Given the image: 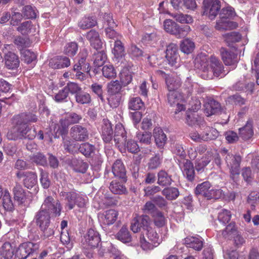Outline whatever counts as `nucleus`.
<instances>
[{
    "label": "nucleus",
    "mask_w": 259,
    "mask_h": 259,
    "mask_svg": "<svg viewBox=\"0 0 259 259\" xmlns=\"http://www.w3.org/2000/svg\"><path fill=\"white\" fill-rule=\"evenodd\" d=\"M37 118L32 113H22L14 116L13 123L14 125L8 132L7 137L9 140L33 139L36 135L34 129L32 130L27 125L28 122H35Z\"/></svg>",
    "instance_id": "f257e3e1"
},
{
    "label": "nucleus",
    "mask_w": 259,
    "mask_h": 259,
    "mask_svg": "<svg viewBox=\"0 0 259 259\" xmlns=\"http://www.w3.org/2000/svg\"><path fill=\"white\" fill-rule=\"evenodd\" d=\"M195 66L202 70L201 77L205 79H211L213 76L221 77L225 76L226 73L223 65L215 57L211 56L209 58L204 54L197 56L195 60Z\"/></svg>",
    "instance_id": "f03ea898"
},
{
    "label": "nucleus",
    "mask_w": 259,
    "mask_h": 259,
    "mask_svg": "<svg viewBox=\"0 0 259 259\" xmlns=\"http://www.w3.org/2000/svg\"><path fill=\"white\" fill-rule=\"evenodd\" d=\"M34 220L42 232V237L44 239L48 238L54 235V229L51 227L50 213L48 211L39 209L36 213Z\"/></svg>",
    "instance_id": "7ed1b4c3"
},
{
    "label": "nucleus",
    "mask_w": 259,
    "mask_h": 259,
    "mask_svg": "<svg viewBox=\"0 0 259 259\" xmlns=\"http://www.w3.org/2000/svg\"><path fill=\"white\" fill-rule=\"evenodd\" d=\"M195 194L197 196L203 197L207 200L220 199L224 195L222 190L214 189L209 181L198 184L195 189Z\"/></svg>",
    "instance_id": "20e7f679"
},
{
    "label": "nucleus",
    "mask_w": 259,
    "mask_h": 259,
    "mask_svg": "<svg viewBox=\"0 0 259 259\" xmlns=\"http://www.w3.org/2000/svg\"><path fill=\"white\" fill-rule=\"evenodd\" d=\"M60 195L65 197L67 201L66 206L69 210L72 209L75 205L79 208H84L88 202V198L86 195L73 191L69 192L61 191Z\"/></svg>",
    "instance_id": "39448f33"
},
{
    "label": "nucleus",
    "mask_w": 259,
    "mask_h": 259,
    "mask_svg": "<svg viewBox=\"0 0 259 259\" xmlns=\"http://www.w3.org/2000/svg\"><path fill=\"white\" fill-rule=\"evenodd\" d=\"M161 240L158 234L153 227L146 232V237L143 235L140 237V246L143 250L148 251L158 246Z\"/></svg>",
    "instance_id": "423d86ee"
},
{
    "label": "nucleus",
    "mask_w": 259,
    "mask_h": 259,
    "mask_svg": "<svg viewBox=\"0 0 259 259\" xmlns=\"http://www.w3.org/2000/svg\"><path fill=\"white\" fill-rule=\"evenodd\" d=\"M163 26L164 30L178 38L186 36L190 32L191 29L188 25L180 27L177 23L170 19L164 21Z\"/></svg>",
    "instance_id": "0eeeda50"
},
{
    "label": "nucleus",
    "mask_w": 259,
    "mask_h": 259,
    "mask_svg": "<svg viewBox=\"0 0 259 259\" xmlns=\"http://www.w3.org/2000/svg\"><path fill=\"white\" fill-rule=\"evenodd\" d=\"M82 119V116L74 112L68 113L62 117L59 121L60 126L58 132L60 135H66L69 124L78 123Z\"/></svg>",
    "instance_id": "6e6552de"
},
{
    "label": "nucleus",
    "mask_w": 259,
    "mask_h": 259,
    "mask_svg": "<svg viewBox=\"0 0 259 259\" xmlns=\"http://www.w3.org/2000/svg\"><path fill=\"white\" fill-rule=\"evenodd\" d=\"M152 223L150 217L147 215H138L132 221L131 229L134 233L140 232L142 230L146 232L152 227Z\"/></svg>",
    "instance_id": "1a4fd4ad"
},
{
    "label": "nucleus",
    "mask_w": 259,
    "mask_h": 259,
    "mask_svg": "<svg viewBox=\"0 0 259 259\" xmlns=\"http://www.w3.org/2000/svg\"><path fill=\"white\" fill-rule=\"evenodd\" d=\"M40 209L47 211L56 217L60 215L62 206L58 200H55L53 197L49 196L45 199Z\"/></svg>",
    "instance_id": "9d476101"
},
{
    "label": "nucleus",
    "mask_w": 259,
    "mask_h": 259,
    "mask_svg": "<svg viewBox=\"0 0 259 259\" xmlns=\"http://www.w3.org/2000/svg\"><path fill=\"white\" fill-rule=\"evenodd\" d=\"M167 102L170 106L177 105L175 113L177 114L186 109L185 102L182 95L177 91H169L167 95Z\"/></svg>",
    "instance_id": "9b49d317"
},
{
    "label": "nucleus",
    "mask_w": 259,
    "mask_h": 259,
    "mask_svg": "<svg viewBox=\"0 0 259 259\" xmlns=\"http://www.w3.org/2000/svg\"><path fill=\"white\" fill-rule=\"evenodd\" d=\"M39 244L31 242H24L18 247L16 255L18 259H25L31 254L36 252L39 249Z\"/></svg>",
    "instance_id": "f8f14e48"
},
{
    "label": "nucleus",
    "mask_w": 259,
    "mask_h": 259,
    "mask_svg": "<svg viewBox=\"0 0 259 259\" xmlns=\"http://www.w3.org/2000/svg\"><path fill=\"white\" fill-rule=\"evenodd\" d=\"M101 241L99 233L93 229H90L82 240L83 247L91 249L97 247Z\"/></svg>",
    "instance_id": "ddd939ff"
},
{
    "label": "nucleus",
    "mask_w": 259,
    "mask_h": 259,
    "mask_svg": "<svg viewBox=\"0 0 259 259\" xmlns=\"http://www.w3.org/2000/svg\"><path fill=\"white\" fill-rule=\"evenodd\" d=\"M223 153L226 154L225 161L227 166L230 169L231 174L232 175H238L240 170V164L241 161V157L239 155L228 153L227 150L224 149Z\"/></svg>",
    "instance_id": "4468645a"
},
{
    "label": "nucleus",
    "mask_w": 259,
    "mask_h": 259,
    "mask_svg": "<svg viewBox=\"0 0 259 259\" xmlns=\"http://www.w3.org/2000/svg\"><path fill=\"white\" fill-rule=\"evenodd\" d=\"M165 53L168 64L175 68L179 67L180 65V58L176 44L171 43L167 46Z\"/></svg>",
    "instance_id": "2eb2a0df"
},
{
    "label": "nucleus",
    "mask_w": 259,
    "mask_h": 259,
    "mask_svg": "<svg viewBox=\"0 0 259 259\" xmlns=\"http://www.w3.org/2000/svg\"><path fill=\"white\" fill-rule=\"evenodd\" d=\"M89 133L87 128L82 125H75L70 129V137L75 141H85L89 139Z\"/></svg>",
    "instance_id": "dca6fc26"
},
{
    "label": "nucleus",
    "mask_w": 259,
    "mask_h": 259,
    "mask_svg": "<svg viewBox=\"0 0 259 259\" xmlns=\"http://www.w3.org/2000/svg\"><path fill=\"white\" fill-rule=\"evenodd\" d=\"M122 89V85L118 80L111 81L107 85V92L110 95L108 98L109 103L114 107H116L119 103V97L116 96L115 102H112L114 96L119 95Z\"/></svg>",
    "instance_id": "f3484780"
},
{
    "label": "nucleus",
    "mask_w": 259,
    "mask_h": 259,
    "mask_svg": "<svg viewBox=\"0 0 259 259\" xmlns=\"http://www.w3.org/2000/svg\"><path fill=\"white\" fill-rule=\"evenodd\" d=\"M179 164L183 176L190 182L194 181L195 170L193 163L188 159L179 160Z\"/></svg>",
    "instance_id": "a211bd4d"
},
{
    "label": "nucleus",
    "mask_w": 259,
    "mask_h": 259,
    "mask_svg": "<svg viewBox=\"0 0 259 259\" xmlns=\"http://www.w3.org/2000/svg\"><path fill=\"white\" fill-rule=\"evenodd\" d=\"M16 176L19 180L23 179L24 185L28 189L32 188L37 184V176L34 172L19 171Z\"/></svg>",
    "instance_id": "6ab92c4d"
},
{
    "label": "nucleus",
    "mask_w": 259,
    "mask_h": 259,
    "mask_svg": "<svg viewBox=\"0 0 259 259\" xmlns=\"http://www.w3.org/2000/svg\"><path fill=\"white\" fill-rule=\"evenodd\" d=\"M221 9V2L219 0H214L211 3L203 5V15L208 16L209 18L213 20L218 15Z\"/></svg>",
    "instance_id": "aec40b11"
},
{
    "label": "nucleus",
    "mask_w": 259,
    "mask_h": 259,
    "mask_svg": "<svg viewBox=\"0 0 259 259\" xmlns=\"http://www.w3.org/2000/svg\"><path fill=\"white\" fill-rule=\"evenodd\" d=\"M4 61L6 67L10 70L16 69L20 65L19 57L12 52H5Z\"/></svg>",
    "instance_id": "412c9836"
},
{
    "label": "nucleus",
    "mask_w": 259,
    "mask_h": 259,
    "mask_svg": "<svg viewBox=\"0 0 259 259\" xmlns=\"http://www.w3.org/2000/svg\"><path fill=\"white\" fill-rule=\"evenodd\" d=\"M113 129L112 124L107 119H104L102 121L101 127V135L103 141L105 143H109L113 138Z\"/></svg>",
    "instance_id": "4be33fe9"
},
{
    "label": "nucleus",
    "mask_w": 259,
    "mask_h": 259,
    "mask_svg": "<svg viewBox=\"0 0 259 259\" xmlns=\"http://www.w3.org/2000/svg\"><path fill=\"white\" fill-rule=\"evenodd\" d=\"M220 52L222 59L225 64L232 66V69L235 68L237 62V55L233 52L228 51L224 48L221 49Z\"/></svg>",
    "instance_id": "5701e85b"
},
{
    "label": "nucleus",
    "mask_w": 259,
    "mask_h": 259,
    "mask_svg": "<svg viewBox=\"0 0 259 259\" xmlns=\"http://www.w3.org/2000/svg\"><path fill=\"white\" fill-rule=\"evenodd\" d=\"M87 39L90 41L91 46L96 50L102 48L103 42L101 39L98 32L95 30H91L86 34Z\"/></svg>",
    "instance_id": "b1692460"
},
{
    "label": "nucleus",
    "mask_w": 259,
    "mask_h": 259,
    "mask_svg": "<svg viewBox=\"0 0 259 259\" xmlns=\"http://www.w3.org/2000/svg\"><path fill=\"white\" fill-rule=\"evenodd\" d=\"M70 64V60L66 57L57 56L51 59L49 66L53 69H60L68 67Z\"/></svg>",
    "instance_id": "393cba45"
},
{
    "label": "nucleus",
    "mask_w": 259,
    "mask_h": 259,
    "mask_svg": "<svg viewBox=\"0 0 259 259\" xmlns=\"http://www.w3.org/2000/svg\"><path fill=\"white\" fill-rule=\"evenodd\" d=\"M63 139V147L65 150L70 153H74L78 151L80 144L70 137H66V135H61Z\"/></svg>",
    "instance_id": "a878e982"
},
{
    "label": "nucleus",
    "mask_w": 259,
    "mask_h": 259,
    "mask_svg": "<svg viewBox=\"0 0 259 259\" xmlns=\"http://www.w3.org/2000/svg\"><path fill=\"white\" fill-rule=\"evenodd\" d=\"M114 140L119 146L125 145L126 142V133L121 124H117L115 126Z\"/></svg>",
    "instance_id": "bb28decb"
},
{
    "label": "nucleus",
    "mask_w": 259,
    "mask_h": 259,
    "mask_svg": "<svg viewBox=\"0 0 259 259\" xmlns=\"http://www.w3.org/2000/svg\"><path fill=\"white\" fill-rule=\"evenodd\" d=\"M112 171L115 177L125 181L126 179V170L122 162L116 160L112 165Z\"/></svg>",
    "instance_id": "cd10ccee"
},
{
    "label": "nucleus",
    "mask_w": 259,
    "mask_h": 259,
    "mask_svg": "<svg viewBox=\"0 0 259 259\" xmlns=\"http://www.w3.org/2000/svg\"><path fill=\"white\" fill-rule=\"evenodd\" d=\"M204 112L207 116L218 114L221 110L220 103L214 100H210L204 104Z\"/></svg>",
    "instance_id": "c85d7f7f"
},
{
    "label": "nucleus",
    "mask_w": 259,
    "mask_h": 259,
    "mask_svg": "<svg viewBox=\"0 0 259 259\" xmlns=\"http://www.w3.org/2000/svg\"><path fill=\"white\" fill-rule=\"evenodd\" d=\"M118 215V213L116 210L111 209L104 211L101 218L104 224L110 225L115 222Z\"/></svg>",
    "instance_id": "c756f323"
},
{
    "label": "nucleus",
    "mask_w": 259,
    "mask_h": 259,
    "mask_svg": "<svg viewBox=\"0 0 259 259\" xmlns=\"http://www.w3.org/2000/svg\"><path fill=\"white\" fill-rule=\"evenodd\" d=\"M239 134L240 137L245 141L251 138L253 135L252 122L251 120H248L244 126L239 128Z\"/></svg>",
    "instance_id": "7c9ffc66"
},
{
    "label": "nucleus",
    "mask_w": 259,
    "mask_h": 259,
    "mask_svg": "<svg viewBox=\"0 0 259 259\" xmlns=\"http://www.w3.org/2000/svg\"><path fill=\"white\" fill-rule=\"evenodd\" d=\"M153 136L155 143L158 147H163L166 144L167 138L161 128L156 127L154 128Z\"/></svg>",
    "instance_id": "2f4dec72"
},
{
    "label": "nucleus",
    "mask_w": 259,
    "mask_h": 259,
    "mask_svg": "<svg viewBox=\"0 0 259 259\" xmlns=\"http://www.w3.org/2000/svg\"><path fill=\"white\" fill-rule=\"evenodd\" d=\"M185 243L188 247L193 248L196 250H200L203 246L201 238L193 236H189L185 239Z\"/></svg>",
    "instance_id": "473e14b6"
},
{
    "label": "nucleus",
    "mask_w": 259,
    "mask_h": 259,
    "mask_svg": "<svg viewBox=\"0 0 259 259\" xmlns=\"http://www.w3.org/2000/svg\"><path fill=\"white\" fill-rule=\"evenodd\" d=\"M236 22L231 21L228 19H221L217 22L215 28L219 30L233 29L237 27Z\"/></svg>",
    "instance_id": "72a5a7b5"
},
{
    "label": "nucleus",
    "mask_w": 259,
    "mask_h": 259,
    "mask_svg": "<svg viewBox=\"0 0 259 259\" xmlns=\"http://www.w3.org/2000/svg\"><path fill=\"white\" fill-rule=\"evenodd\" d=\"M172 182V177L166 171L160 170L157 174V183L161 186H167Z\"/></svg>",
    "instance_id": "f704fd0d"
},
{
    "label": "nucleus",
    "mask_w": 259,
    "mask_h": 259,
    "mask_svg": "<svg viewBox=\"0 0 259 259\" xmlns=\"http://www.w3.org/2000/svg\"><path fill=\"white\" fill-rule=\"evenodd\" d=\"M203 141L215 140L219 136V132L212 127L207 126L201 132Z\"/></svg>",
    "instance_id": "c9c22d12"
},
{
    "label": "nucleus",
    "mask_w": 259,
    "mask_h": 259,
    "mask_svg": "<svg viewBox=\"0 0 259 259\" xmlns=\"http://www.w3.org/2000/svg\"><path fill=\"white\" fill-rule=\"evenodd\" d=\"M212 153L210 150H208L204 155L199 160H196V168L197 170H200L204 168L211 160Z\"/></svg>",
    "instance_id": "e433bc0d"
},
{
    "label": "nucleus",
    "mask_w": 259,
    "mask_h": 259,
    "mask_svg": "<svg viewBox=\"0 0 259 259\" xmlns=\"http://www.w3.org/2000/svg\"><path fill=\"white\" fill-rule=\"evenodd\" d=\"M168 91H176L181 85V80L180 77L168 76L166 77L165 80Z\"/></svg>",
    "instance_id": "4c0bfd02"
},
{
    "label": "nucleus",
    "mask_w": 259,
    "mask_h": 259,
    "mask_svg": "<svg viewBox=\"0 0 259 259\" xmlns=\"http://www.w3.org/2000/svg\"><path fill=\"white\" fill-rule=\"evenodd\" d=\"M128 108L132 110H139L144 107V103L139 97H131L128 103Z\"/></svg>",
    "instance_id": "58836bf2"
},
{
    "label": "nucleus",
    "mask_w": 259,
    "mask_h": 259,
    "mask_svg": "<svg viewBox=\"0 0 259 259\" xmlns=\"http://www.w3.org/2000/svg\"><path fill=\"white\" fill-rule=\"evenodd\" d=\"M97 21L93 17H84L78 23V26L82 29H87L96 26Z\"/></svg>",
    "instance_id": "ea45409f"
},
{
    "label": "nucleus",
    "mask_w": 259,
    "mask_h": 259,
    "mask_svg": "<svg viewBox=\"0 0 259 259\" xmlns=\"http://www.w3.org/2000/svg\"><path fill=\"white\" fill-rule=\"evenodd\" d=\"M14 198L18 202L22 203L26 198L25 192L20 184H16L13 189Z\"/></svg>",
    "instance_id": "a19ab883"
},
{
    "label": "nucleus",
    "mask_w": 259,
    "mask_h": 259,
    "mask_svg": "<svg viewBox=\"0 0 259 259\" xmlns=\"http://www.w3.org/2000/svg\"><path fill=\"white\" fill-rule=\"evenodd\" d=\"M112 53L117 58H122L124 56V47L120 39L115 40Z\"/></svg>",
    "instance_id": "79ce46f5"
},
{
    "label": "nucleus",
    "mask_w": 259,
    "mask_h": 259,
    "mask_svg": "<svg viewBox=\"0 0 259 259\" xmlns=\"http://www.w3.org/2000/svg\"><path fill=\"white\" fill-rule=\"evenodd\" d=\"M1 254L5 259H12L14 254V249L8 242L4 243L2 247Z\"/></svg>",
    "instance_id": "37998d69"
},
{
    "label": "nucleus",
    "mask_w": 259,
    "mask_h": 259,
    "mask_svg": "<svg viewBox=\"0 0 259 259\" xmlns=\"http://www.w3.org/2000/svg\"><path fill=\"white\" fill-rule=\"evenodd\" d=\"M127 52L131 58L135 60H139L143 56V51L134 44L130 46Z\"/></svg>",
    "instance_id": "c03bdc74"
},
{
    "label": "nucleus",
    "mask_w": 259,
    "mask_h": 259,
    "mask_svg": "<svg viewBox=\"0 0 259 259\" xmlns=\"http://www.w3.org/2000/svg\"><path fill=\"white\" fill-rule=\"evenodd\" d=\"M95 147L94 145L89 143H83L79 145L78 151L87 157L91 156L92 154L94 152Z\"/></svg>",
    "instance_id": "a18cd8bd"
},
{
    "label": "nucleus",
    "mask_w": 259,
    "mask_h": 259,
    "mask_svg": "<svg viewBox=\"0 0 259 259\" xmlns=\"http://www.w3.org/2000/svg\"><path fill=\"white\" fill-rule=\"evenodd\" d=\"M162 194L168 200H175L179 196L178 189L175 187H167L164 188L162 191Z\"/></svg>",
    "instance_id": "49530a36"
},
{
    "label": "nucleus",
    "mask_w": 259,
    "mask_h": 259,
    "mask_svg": "<svg viewBox=\"0 0 259 259\" xmlns=\"http://www.w3.org/2000/svg\"><path fill=\"white\" fill-rule=\"evenodd\" d=\"M94 64L97 67L102 66L107 59V56L104 51L95 53L93 56Z\"/></svg>",
    "instance_id": "de8ad7c7"
},
{
    "label": "nucleus",
    "mask_w": 259,
    "mask_h": 259,
    "mask_svg": "<svg viewBox=\"0 0 259 259\" xmlns=\"http://www.w3.org/2000/svg\"><path fill=\"white\" fill-rule=\"evenodd\" d=\"M3 206L7 211H12L14 209V204L8 191L5 190L3 197Z\"/></svg>",
    "instance_id": "09e8293b"
},
{
    "label": "nucleus",
    "mask_w": 259,
    "mask_h": 259,
    "mask_svg": "<svg viewBox=\"0 0 259 259\" xmlns=\"http://www.w3.org/2000/svg\"><path fill=\"white\" fill-rule=\"evenodd\" d=\"M152 135L149 132H139L137 133L136 138L138 142L143 145H149L151 143Z\"/></svg>",
    "instance_id": "8fccbe9b"
},
{
    "label": "nucleus",
    "mask_w": 259,
    "mask_h": 259,
    "mask_svg": "<svg viewBox=\"0 0 259 259\" xmlns=\"http://www.w3.org/2000/svg\"><path fill=\"white\" fill-rule=\"evenodd\" d=\"M109 189L113 193L116 194H122L126 191L125 187L116 181H112L111 182Z\"/></svg>",
    "instance_id": "3c124183"
},
{
    "label": "nucleus",
    "mask_w": 259,
    "mask_h": 259,
    "mask_svg": "<svg viewBox=\"0 0 259 259\" xmlns=\"http://www.w3.org/2000/svg\"><path fill=\"white\" fill-rule=\"evenodd\" d=\"M117 238L123 243L130 242L132 240L131 236L126 227H122L116 235Z\"/></svg>",
    "instance_id": "603ef678"
},
{
    "label": "nucleus",
    "mask_w": 259,
    "mask_h": 259,
    "mask_svg": "<svg viewBox=\"0 0 259 259\" xmlns=\"http://www.w3.org/2000/svg\"><path fill=\"white\" fill-rule=\"evenodd\" d=\"M180 47L183 52L189 54L194 50L195 45L191 40L187 38L183 40Z\"/></svg>",
    "instance_id": "864d4df0"
},
{
    "label": "nucleus",
    "mask_w": 259,
    "mask_h": 259,
    "mask_svg": "<svg viewBox=\"0 0 259 259\" xmlns=\"http://www.w3.org/2000/svg\"><path fill=\"white\" fill-rule=\"evenodd\" d=\"M153 217L154 224L156 227L161 228L165 225L166 219L161 212L159 211L155 212L153 214Z\"/></svg>",
    "instance_id": "5fc2aeb1"
},
{
    "label": "nucleus",
    "mask_w": 259,
    "mask_h": 259,
    "mask_svg": "<svg viewBox=\"0 0 259 259\" xmlns=\"http://www.w3.org/2000/svg\"><path fill=\"white\" fill-rule=\"evenodd\" d=\"M133 79L132 72L127 69H123L120 74V82L123 86H126L131 82Z\"/></svg>",
    "instance_id": "6e6d98bb"
},
{
    "label": "nucleus",
    "mask_w": 259,
    "mask_h": 259,
    "mask_svg": "<svg viewBox=\"0 0 259 259\" xmlns=\"http://www.w3.org/2000/svg\"><path fill=\"white\" fill-rule=\"evenodd\" d=\"M103 76L107 78L114 77L116 75V72L113 66L111 64H107L102 68Z\"/></svg>",
    "instance_id": "4d7b16f0"
},
{
    "label": "nucleus",
    "mask_w": 259,
    "mask_h": 259,
    "mask_svg": "<svg viewBox=\"0 0 259 259\" xmlns=\"http://www.w3.org/2000/svg\"><path fill=\"white\" fill-rule=\"evenodd\" d=\"M232 214L230 211L223 209L218 213V220L223 224H226L230 221Z\"/></svg>",
    "instance_id": "13d9d810"
},
{
    "label": "nucleus",
    "mask_w": 259,
    "mask_h": 259,
    "mask_svg": "<svg viewBox=\"0 0 259 259\" xmlns=\"http://www.w3.org/2000/svg\"><path fill=\"white\" fill-rule=\"evenodd\" d=\"M172 17L176 20L181 23L190 24L193 22L192 17L189 15H184L182 13H175L172 15Z\"/></svg>",
    "instance_id": "bf43d9fd"
},
{
    "label": "nucleus",
    "mask_w": 259,
    "mask_h": 259,
    "mask_svg": "<svg viewBox=\"0 0 259 259\" xmlns=\"http://www.w3.org/2000/svg\"><path fill=\"white\" fill-rule=\"evenodd\" d=\"M78 50L77 44L75 42H71L66 44L64 48V52L68 56H73Z\"/></svg>",
    "instance_id": "052dcab7"
},
{
    "label": "nucleus",
    "mask_w": 259,
    "mask_h": 259,
    "mask_svg": "<svg viewBox=\"0 0 259 259\" xmlns=\"http://www.w3.org/2000/svg\"><path fill=\"white\" fill-rule=\"evenodd\" d=\"M60 240L64 245H66L68 248L70 249L73 247V241L70 238L69 234L67 230L66 231H61L60 234Z\"/></svg>",
    "instance_id": "680f3d73"
},
{
    "label": "nucleus",
    "mask_w": 259,
    "mask_h": 259,
    "mask_svg": "<svg viewBox=\"0 0 259 259\" xmlns=\"http://www.w3.org/2000/svg\"><path fill=\"white\" fill-rule=\"evenodd\" d=\"M162 161V157L159 154H156L154 157L151 158L148 164V168L154 169L158 168Z\"/></svg>",
    "instance_id": "e2e57ef3"
},
{
    "label": "nucleus",
    "mask_w": 259,
    "mask_h": 259,
    "mask_svg": "<svg viewBox=\"0 0 259 259\" xmlns=\"http://www.w3.org/2000/svg\"><path fill=\"white\" fill-rule=\"evenodd\" d=\"M14 43L18 49L22 51L23 49L28 47L30 42L29 39L26 37L18 36L15 38Z\"/></svg>",
    "instance_id": "0e129e2a"
},
{
    "label": "nucleus",
    "mask_w": 259,
    "mask_h": 259,
    "mask_svg": "<svg viewBox=\"0 0 259 259\" xmlns=\"http://www.w3.org/2000/svg\"><path fill=\"white\" fill-rule=\"evenodd\" d=\"M22 59L27 64H30L36 59L35 54L29 50H25L21 51Z\"/></svg>",
    "instance_id": "69168bd1"
},
{
    "label": "nucleus",
    "mask_w": 259,
    "mask_h": 259,
    "mask_svg": "<svg viewBox=\"0 0 259 259\" xmlns=\"http://www.w3.org/2000/svg\"><path fill=\"white\" fill-rule=\"evenodd\" d=\"M222 236L225 238H229L232 235L236 234L235 224L231 223L226 226L225 230L221 231Z\"/></svg>",
    "instance_id": "338daca9"
},
{
    "label": "nucleus",
    "mask_w": 259,
    "mask_h": 259,
    "mask_svg": "<svg viewBox=\"0 0 259 259\" xmlns=\"http://www.w3.org/2000/svg\"><path fill=\"white\" fill-rule=\"evenodd\" d=\"M77 103L80 104H88L91 101V96L87 93H79L75 95Z\"/></svg>",
    "instance_id": "774afa93"
}]
</instances>
